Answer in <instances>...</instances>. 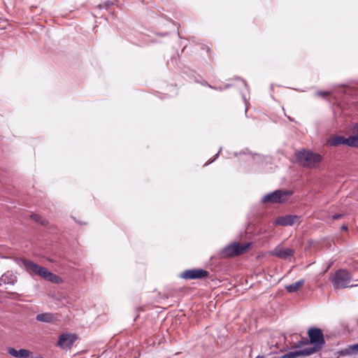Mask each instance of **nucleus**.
Returning a JSON list of instances; mask_svg holds the SVG:
<instances>
[{"instance_id":"obj_1","label":"nucleus","mask_w":358,"mask_h":358,"mask_svg":"<svg viewBox=\"0 0 358 358\" xmlns=\"http://www.w3.org/2000/svg\"><path fill=\"white\" fill-rule=\"evenodd\" d=\"M17 264L24 267L27 272L36 274L45 280L55 283L62 282V279L58 275L49 271L46 268L41 266L27 259H19Z\"/></svg>"},{"instance_id":"obj_2","label":"nucleus","mask_w":358,"mask_h":358,"mask_svg":"<svg viewBox=\"0 0 358 358\" xmlns=\"http://www.w3.org/2000/svg\"><path fill=\"white\" fill-rule=\"evenodd\" d=\"M296 162L303 167H317L322 161V157L317 153L302 150L295 153Z\"/></svg>"},{"instance_id":"obj_3","label":"nucleus","mask_w":358,"mask_h":358,"mask_svg":"<svg viewBox=\"0 0 358 358\" xmlns=\"http://www.w3.org/2000/svg\"><path fill=\"white\" fill-rule=\"evenodd\" d=\"M308 336L312 346L304 349L309 355L319 351L324 345V339L322 331L320 329L313 328L308 330Z\"/></svg>"},{"instance_id":"obj_4","label":"nucleus","mask_w":358,"mask_h":358,"mask_svg":"<svg viewBox=\"0 0 358 358\" xmlns=\"http://www.w3.org/2000/svg\"><path fill=\"white\" fill-rule=\"evenodd\" d=\"M352 280V274L345 269H341L336 271L331 278V282L335 289L354 287V285L350 284Z\"/></svg>"},{"instance_id":"obj_5","label":"nucleus","mask_w":358,"mask_h":358,"mask_svg":"<svg viewBox=\"0 0 358 358\" xmlns=\"http://www.w3.org/2000/svg\"><path fill=\"white\" fill-rule=\"evenodd\" d=\"M250 245L251 243L240 244L239 243L234 242L223 248L222 250V255L224 257L239 255L246 252Z\"/></svg>"},{"instance_id":"obj_6","label":"nucleus","mask_w":358,"mask_h":358,"mask_svg":"<svg viewBox=\"0 0 358 358\" xmlns=\"http://www.w3.org/2000/svg\"><path fill=\"white\" fill-rule=\"evenodd\" d=\"M292 194L289 191L275 190L274 192L266 194L262 198V202L270 203H282L286 201L288 196Z\"/></svg>"},{"instance_id":"obj_7","label":"nucleus","mask_w":358,"mask_h":358,"mask_svg":"<svg viewBox=\"0 0 358 358\" xmlns=\"http://www.w3.org/2000/svg\"><path fill=\"white\" fill-rule=\"evenodd\" d=\"M208 273L202 268L186 270L180 273V278L185 280L201 279L207 277Z\"/></svg>"},{"instance_id":"obj_8","label":"nucleus","mask_w":358,"mask_h":358,"mask_svg":"<svg viewBox=\"0 0 358 358\" xmlns=\"http://www.w3.org/2000/svg\"><path fill=\"white\" fill-rule=\"evenodd\" d=\"M300 217L294 215H287L278 217L273 222L274 225L292 226L299 221Z\"/></svg>"},{"instance_id":"obj_9","label":"nucleus","mask_w":358,"mask_h":358,"mask_svg":"<svg viewBox=\"0 0 358 358\" xmlns=\"http://www.w3.org/2000/svg\"><path fill=\"white\" fill-rule=\"evenodd\" d=\"M75 341V335L70 334H63L59 336L57 345L62 348H70Z\"/></svg>"},{"instance_id":"obj_10","label":"nucleus","mask_w":358,"mask_h":358,"mask_svg":"<svg viewBox=\"0 0 358 358\" xmlns=\"http://www.w3.org/2000/svg\"><path fill=\"white\" fill-rule=\"evenodd\" d=\"M272 254L281 259H287L294 255V250L289 248L276 247Z\"/></svg>"},{"instance_id":"obj_11","label":"nucleus","mask_w":358,"mask_h":358,"mask_svg":"<svg viewBox=\"0 0 358 358\" xmlns=\"http://www.w3.org/2000/svg\"><path fill=\"white\" fill-rule=\"evenodd\" d=\"M8 353L15 358H28L31 357L32 352L27 349L16 350L13 348L8 349Z\"/></svg>"},{"instance_id":"obj_12","label":"nucleus","mask_w":358,"mask_h":358,"mask_svg":"<svg viewBox=\"0 0 358 358\" xmlns=\"http://www.w3.org/2000/svg\"><path fill=\"white\" fill-rule=\"evenodd\" d=\"M17 282V277L10 271H7L0 278V285H14Z\"/></svg>"},{"instance_id":"obj_13","label":"nucleus","mask_w":358,"mask_h":358,"mask_svg":"<svg viewBox=\"0 0 358 358\" xmlns=\"http://www.w3.org/2000/svg\"><path fill=\"white\" fill-rule=\"evenodd\" d=\"M348 138L343 136H335L327 140V144L330 146H338L339 145H348Z\"/></svg>"},{"instance_id":"obj_14","label":"nucleus","mask_w":358,"mask_h":358,"mask_svg":"<svg viewBox=\"0 0 358 358\" xmlns=\"http://www.w3.org/2000/svg\"><path fill=\"white\" fill-rule=\"evenodd\" d=\"M37 321L43 322H52L56 320V317L51 313L38 314L36 317Z\"/></svg>"},{"instance_id":"obj_15","label":"nucleus","mask_w":358,"mask_h":358,"mask_svg":"<svg viewBox=\"0 0 358 358\" xmlns=\"http://www.w3.org/2000/svg\"><path fill=\"white\" fill-rule=\"evenodd\" d=\"M358 352L357 343L349 345L348 348L343 349L338 352L340 355L347 356L352 355Z\"/></svg>"},{"instance_id":"obj_16","label":"nucleus","mask_w":358,"mask_h":358,"mask_svg":"<svg viewBox=\"0 0 358 358\" xmlns=\"http://www.w3.org/2000/svg\"><path fill=\"white\" fill-rule=\"evenodd\" d=\"M242 154L246 155L248 158L253 159L257 162H262V161L268 162L270 159V157H264L260 155H253L250 152L246 154V152L245 151H243L242 152H239V153H235V155L238 156Z\"/></svg>"},{"instance_id":"obj_17","label":"nucleus","mask_w":358,"mask_h":358,"mask_svg":"<svg viewBox=\"0 0 358 358\" xmlns=\"http://www.w3.org/2000/svg\"><path fill=\"white\" fill-rule=\"evenodd\" d=\"M304 284L303 280H298L297 282L286 285L285 289L289 293H294L301 288Z\"/></svg>"},{"instance_id":"obj_18","label":"nucleus","mask_w":358,"mask_h":358,"mask_svg":"<svg viewBox=\"0 0 358 358\" xmlns=\"http://www.w3.org/2000/svg\"><path fill=\"white\" fill-rule=\"evenodd\" d=\"M301 355H309L306 350L303 348V350L294 352H289L282 355L280 358H297Z\"/></svg>"},{"instance_id":"obj_19","label":"nucleus","mask_w":358,"mask_h":358,"mask_svg":"<svg viewBox=\"0 0 358 358\" xmlns=\"http://www.w3.org/2000/svg\"><path fill=\"white\" fill-rule=\"evenodd\" d=\"M348 146L358 147V135L351 136L348 138Z\"/></svg>"},{"instance_id":"obj_20","label":"nucleus","mask_w":358,"mask_h":358,"mask_svg":"<svg viewBox=\"0 0 358 358\" xmlns=\"http://www.w3.org/2000/svg\"><path fill=\"white\" fill-rule=\"evenodd\" d=\"M31 217L32 220H35L38 223H41L43 225H45L46 224V221L40 215L32 214L31 215Z\"/></svg>"},{"instance_id":"obj_21","label":"nucleus","mask_w":358,"mask_h":358,"mask_svg":"<svg viewBox=\"0 0 358 358\" xmlns=\"http://www.w3.org/2000/svg\"><path fill=\"white\" fill-rule=\"evenodd\" d=\"M316 94L318 96L325 97V96H328L329 94H330V92L328 91H317L316 92Z\"/></svg>"},{"instance_id":"obj_22","label":"nucleus","mask_w":358,"mask_h":358,"mask_svg":"<svg viewBox=\"0 0 358 358\" xmlns=\"http://www.w3.org/2000/svg\"><path fill=\"white\" fill-rule=\"evenodd\" d=\"M110 2H106L105 3V4L102 5V4H99V7L100 9H102V8H108V7L110 5Z\"/></svg>"},{"instance_id":"obj_23","label":"nucleus","mask_w":358,"mask_h":358,"mask_svg":"<svg viewBox=\"0 0 358 358\" xmlns=\"http://www.w3.org/2000/svg\"><path fill=\"white\" fill-rule=\"evenodd\" d=\"M221 150H222V148H220L218 152L215 155V158L213 159H212L210 162H209L208 164H210V163L213 162L215 160V159L218 157V155H219L220 152H221Z\"/></svg>"},{"instance_id":"obj_24","label":"nucleus","mask_w":358,"mask_h":358,"mask_svg":"<svg viewBox=\"0 0 358 358\" xmlns=\"http://www.w3.org/2000/svg\"><path fill=\"white\" fill-rule=\"evenodd\" d=\"M342 215L341 214H335L333 215V219L334 220H338V219H340L342 217Z\"/></svg>"},{"instance_id":"obj_25","label":"nucleus","mask_w":358,"mask_h":358,"mask_svg":"<svg viewBox=\"0 0 358 358\" xmlns=\"http://www.w3.org/2000/svg\"><path fill=\"white\" fill-rule=\"evenodd\" d=\"M255 358H265L264 356H260V355H258L257 357H256Z\"/></svg>"},{"instance_id":"obj_26","label":"nucleus","mask_w":358,"mask_h":358,"mask_svg":"<svg viewBox=\"0 0 358 358\" xmlns=\"http://www.w3.org/2000/svg\"><path fill=\"white\" fill-rule=\"evenodd\" d=\"M342 229H343V230H346V229H347V227H345V226H343V227H342Z\"/></svg>"},{"instance_id":"obj_27","label":"nucleus","mask_w":358,"mask_h":358,"mask_svg":"<svg viewBox=\"0 0 358 358\" xmlns=\"http://www.w3.org/2000/svg\"><path fill=\"white\" fill-rule=\"evenodd\" d=\"M357 347H358V343H357Z\"/></svg>"}]
</instances>
